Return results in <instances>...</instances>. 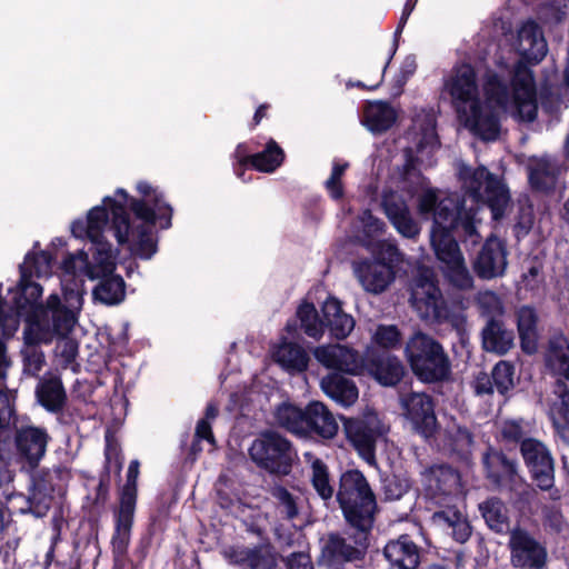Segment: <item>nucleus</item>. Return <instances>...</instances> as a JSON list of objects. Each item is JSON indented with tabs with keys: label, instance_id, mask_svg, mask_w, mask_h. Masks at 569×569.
Here are the masks:
<instances>
[{
	"label": "nucleus",
	"instance_id": "nucleus-1",
	"mask_svg": "<svg viewBox=\"0 0 569 569\" xmlns=\"http://www.w3.org/2000/svg\"><path fill=\"white\" fill-rule=\"evenodd\" d=\"M133 197L123 188L106 196L70 223V236L90 249H158L159 232L172 227L173 208L164 193L139 181Z\"/></svg>",
	"mask_w": 569,
	"mask_h": 569
},
{
	"label": "nucleus",
	"instance_id": "nucleus-2",
	"mask_svg": "<svg viewBox=\"0 0 569 569\" xmlns=\"http://www.w3.org/2000/svg\"><path fill=\"white\" fill-rule=\"evenodd\" d=\"M113 251H76L62 261V270L72 276H84L90 280H99L92 290L96 301L107 306L120 303L126 296L123 279L114 274L116 261Z\"/></svg>",
	"mask_w": 569,
	"mask_h": 569
},
{
	"label": "nucleus",
	"instance_id": "nucleus-3",
	"mask_svg": "<svg viewBox=\"0 0 569 569\" xmlns=\"http://www.w3.org/2000/svg\"><path fill=\"white\" fill-rule=\"evenodd\" d=\"M426 488L432 499L443 509L433 513L436 523L451 529V536L459 543H465L471 536V527L453 499L460 500V477L451 467L432 466L423 473Z\"/></svg>",
	"mask_w": 569,
	"mask_h": 569
},
{
	"label": "nucleus",
	"instance_id": "nucleus-4",
	"mask_svg": "<svg viewBox=\"0 0 569 569\" xmlns=\"http://www.w3.org/2000/svg\"><path fill=\"white\" fill-rule=\"evenodd\" d=\"M546 366L555 378L549 416L557 432L569 441V339L555 335L548 342Z\"/></svg>",
	"mask_w": 569,
	"mask_h": 569
},
{
	"label": "nucleus",
	"instance_id": "nucleus-5",
	"mask_svg": "<svg viewBox=\"0 0 569 569\" xmlns=\"http://www.w3.org/2000/svg\"><path fill=\"white\" fill-rule=\"evenodd\" d=\"M405 353L412 372L423 382L451 378V361L443 346L431 336L416 332L406 343Z\"/></svg>",
	"mask_w": 569,
	"mask_h": 569
},
{
	"label": "nucleus",
	"instance_id": "nucleus-6",
	"mask_svg": "<svg viewBox=\"0 0 569 569\" xmlns=\"http://www.w3.org/2000/svg\"><path fill=\"white\" fill-rule=\"evenodd\" d=\"M337 500L350 526L372 527L377 501L361 471L352 469L341 475Z\"/></svg>",
	"mask_w": 569,
	"mask_h": 569
},
{
	"label": "nucleus",
	"instance_id": "nucleus-7",
	"mask_svg": "<svg viewBox=\"0 0 569 569\" xmlns=\"http://www.w3.org/2000/svg\"><path fill=\"white\" fill-rule=\"evenodd\" d=\"M465 189V197L468 196L477 204H485L491 212L493 221H500L510 201V193L507 187L486 167L476 169L462 167L459 172Z\"/></svg>",
	"mask_w": 569,
	"mask_h": 569
},
{
	"label": "nucleus",
	"instance_id": "nucleus-8",
	"mask_svg": "<svg viewBox=\"0 0 569 569\" xmlns=\"http://www.w3.org/2000/svg\"><path fill=\"white\" fill-rule=\"evenodd\" d=\"M416 262L405 260L401 251H376L371 259L353 264L355 273L371 293L383 292L397 276H409Z\"/></svg>",
	"mask_w": 569,
	"mask_h": 569
},
{
	"label": "nucleus",
	"instance_id": "nucleus-9",
	"mask_svg": "<svg viewBox=\"0 0 569 569\" xmlns=\"http://www.w3.org/2000/svg\"><path fill=\"white\" fill-rule=\"evenodd\" d=\"M371 527H352L331 531L320 539L319 562L327 567L362 562L367 556Z\"/></svg>",
	"mask_w": 569,
	"mask_h": 569
},
{
	"label": "nucleus",
	"instance_id": "nucleus-10",
	"mask_svg": "<svg viewBox=\"0 0 569 569\" xmlns=\"http://www.w3.org/2000/svg\"><path fill=\"white\" fill-rule=\"evenodd\" d=\"M63 272L64 276L72 278L70 280L62 279V299L58 295H50L46 307L34 316L40 320H47L48 325L62 336L73 329L77 322V312L83 302L82 281H78L77 276L69 274L64 270Z\"/></svg>",
	"mask_w": 569,
	"mask_h": 569
},
{
	"label": "nucleus",
	"instance_id": "nucleus-11",
	"mask_svg": "<svg viewBox=\"0 0 569 569\" xmlns=\"http://www.w3.org/2000/svg\"><path fill=\"white\" fill-rule=\"evenodd\" d=\"M409 276L412 278L410 301L413 309L422 320L433 322L446 302L433 270L416 262Z\"/></svg>",
	"mask_w": 569,
	"mask_h": 569
},
{
	"label": "nucleus",
	"instance_id": "nucleus-12",
	"mask_svg": "<svg viewBox=\"0 0 569 569\" xmlns=\"http://www.w3.org/2000/svg\"><path fill=\"white\" fill-rule=\"evenodd\" d=\"M251 459L261 468L287 475L292 462L290 442L277 432H264L249 448Z\"/></svg>",
	"mask_w": 569,
	"mask_h": 569
},
{
	"label": "nucleus",
	"instance_id": "nucleus-13",
	"mask_svg": "<svg viewBox=\"0 0 569 569\" xmlns=\"http://www.w3.org/2000/svg\"><path fill=\"white\" fill-rule=\"evenodd\" d=\"M51 436L46 427L31 422L14 425L13 452L19 462L34 470L44 458Z\"/></svg>",
	"mask_w": 569,
	"mask_h": 569
},
{
	"label": "nucleus",
	"instance_id": "nucleus-14",
	"mask_svg": "<svg viewBox=\"0 0 569 569\" xmlns=\"http://www.w3.org/2000/svg\"><path fill=\"white\" fill-rule=\"evenodd\" d=\"M465 207V199L456 192L447 193L440 198L438 189L428 188L417 201V211L423 219H432V223H450L459 227Z\"/></svg>",
	"mask_w": 569,
	"mask_h": 569
},
{
	"label": "nucleus",
	"instance_id": "nucleus-15",
	"mask_svg": "<svg viewBox=\"0 0 569 569\" xmlns=\"http://www.w3.org/2000/svg\"><path fill=\"white\" fill-rule=\"evenodd\" d=\"M510 562L518 569H542L547 563V548L528 530L515 527L509 531Z\"/></svg>",
	"mask_w": 569,
	"mask_h": 569
},
{
	"label": "nucleus",
	"instance_id": "nucleus-16",
	"mask_svg": "<svg viewBox=\"0 0 569 569\" xmlns=\"http://www.w3.org/2000/svg\"><path fill=\"white\" fill-rule=\"evenodd\" d=\"M443 88L457 114H466L468 107L475 104L476 100H481L476 69L468 62L452 69V74L445 81Z\"/></svg>",
	"mask_w": 569,
	"mask_h": 569
},
{
	"label": "nucleus",
	"instance_id": "nucleus-17",
	"mask_svg": "<svg viewBox=\"0 0 569 569\" xmlns=\"http://www.w3.org/2000/svg\"><path fill=\"white\" fill-rule=\"evenodd\" d=\"M58 331L48 325L47 320L31 319L23 330L24 346L21 350L23 371L32 377L38 376L46 365L40 343H49Z\"/></svg>",
	"mask_w": 569,
	"mask_h": 569
},
{
	"label": "nucleus",
	"instance_id": "nucleus-18",
	"mask_svg": "<svg viewBox=\"0 0 569 569\" xmlns=\"http://www.w3.org/2000/svg\"><path fill=\"white\" fill-rule=\"evenodd\" d=\"M520 452L532 480L541 490H550L555 483V461L547 446L527 438L520 445Z\"/></svg>",
	"mask_w": 569,
	"mask_h": 569
},
{
	"label": "nucleus",
	"instance_id": "nucleus-19",
	"mask_svg": "<svg viewBox=\"0 0 569 569\" xmlns=\"http://www.w3.org/2000/svg\"><path fill=\"white\" fill-rule=\"evenodd\" d=\"M345 431L360 456L369 463L375 462L376 442L386 432L377 415L370 413L360 419L346 420Z\"/></svg>",
	"mask_w": 569,
	"mask_h": 569
},
{
	"label": "nucleus",
	"instance_id": "nucleus-20",
	"mask_svg": "<svg viewBox=\"0 0 569 569\" xmlns=\"http://www.w3.org/2000/svg\"><path fill=\"white\" fill-rule=\"evenodd\" d=\"M400 402L413 429L426 439L432 437L438 423L431 397L423 392H410L403 395Z\"/></svg>",
	"mask_w": 569,
	"mask_h": 569
},
{
	"label": "nucleus",
	"instance_id": "nucleus-21",
	"mask_svg": "<svg viewBox=\"0 0 569 569\" xmlns=\"http://www.w3.org/2000/svg\"><path fill=\"white\" fill-rule=\"evenodd\" d=\"M381 208L390 223L402 237L415 239L420 233V226L412 217L406 198L395 191L385 190Z\"/></svg>",
	"mask_w": 569,
	"mask_h": 569
},
{
	"label": "nucleus",
	"instance_id": "nucleus-22",
	"mask_svg": "<svg viewBox=\"0 0 569 569\" xmlns=\"http://www.w3.org/2000/svg\"><path fill=\"white\" fill-rule=\"evenodd\" d=\"M319 363L350 375L363 373V359L358 351L342 345L320 346L313 350Z\"/></svg>",
	"mask_w": 569,
	"mask_h": 569
},
{
	"label": "nucleus",
	"instance_id": "nucleus-23",
	"mask_svg": "<svg viewBox=\"0 0 569 569\" xmlns=\"http://www.w3.org/2000/svg\"><path fill=\"white\" fill-rule=\"evenodd\" d=\"M458 118L463 121L466 128L483 141H493L499 137V118L495 110L483 104L481 100H476V103L467 109V113L458 114Z\"/></svg>",
	"mask_w": 569,
	"mask_h": 569
},
{
	"label": "nucleus",
	"instance_id": "nucleus-24",
	"mask_svg": "<svg viewBox=\"0 0 569 569\" xmlns=\"http://www.w3.org/2000/svg\"><path fill=\"white\" fill-rule=\"evenodd\" d=\"M515 114L520 121L532 122L537 119L538 101L533 78L529 70H520L512 79Z\"/></svg>",
	"mask_w": 569,
	"mask_h": 569
},
{
	"label": "nucleus",
	"instance_id": "nucleus-25",
	"mask_svg": "<svg viewBox=\"0 0 569 569\" xmlns=\"http://www.w3.org/2000/svg\"><path fill=\"white\" fill-rule=\"evenodd\" d=\"M383 556L392 569H417L420 563V548L408 535L389 540Z\"/></svg>",
	"mask_w": 569,
	"mask_h": 569
},
{
	"label": "nucleus",
	"instance_id": "nucleus-26",
	"mask_svg": "<svg viewBox=\"0 0 569 569\" xmlns=\"http://www.w3.org/2000/svg\"><path fill=\"white\" fill-rule=\"evenodd\" d=\"M363 372H367L382 386H396L403 377L405 367L395 356L370 355L363 359Z\"/></svg>",
	"mask_w": 569,
	"mask_h": 569
},
{
	"label": "nucleus",
	"instance_id": "nucleus-27",
	"mask_svg": "<svg viewBox=\"0 0 569 569\" xmlns=\"http://www.w3.org/2000/svg\"><path fill=\"white\" fill-rule=\"evenodd\" d=\"M488 477L500 483L508 480L515 486L519 485L521 495L529 497L535 490L526 483L518 475V466L513 460L508 459L503 453L490 452L483 457Z\"/></svg>",
	"mask_w": 569,
	"mask_h": 569
},
{
	"label": "nucleus",
	"instance_id": "nucleus-28",
	"mask_svg": "<svg viewBox=\"0 0 569 569\" xmlns=\"http://www.w3.org/2000/svg\"><path fill=\"white\" fill-rule=\"evenodd\" d=\"M306 420L308 423L306 436L332 439L338 433L339 425L322 402L312 401L306 407Z\"/></svg>",
	"mask_w": 569,
	"mask_h": 569
},
{
	"label": "nucleus",
	"instance_id": "nucleus-29",
	"mask_svg": "<svg viewBox=\"0 0 569 569\" xmlns=\"http://www.w3.org/2000/svg\"><path fill=\"white\" fill-rule=\"evenodd\" d=\"M523 273L519 282L518 292L523 298H539L546 291L542 254H536L523 260Z\"/></svg>",
	"mask_w": 569,
	"mask_h": 569
},
{
	"label": "nucleus",
	"instance_id": "nucleus-30",
	"mask_svg": "<svg viewBox=\"0 0 569 569\" xmlns=\"http://www.w3.org/2000/svg\"><path fill=\"white\" fill-rule=\"evenodd\" d=\"M440 269L448 281L462 290L472 287V277L466 268L461 251H435Z\"/></svg>",
	"mask_w": 569,
	"mask_h": 569
},
{
	"label": "nucleus",
	"instance_id": "nucleus-31",
	"mask_svg": "<svg viewBox=\"0 0 569 569\" xmlns=\"http://www.w3.org/2000/svg\"><path fill=\"white\" fill-rule=\"evenodd\" d=\"M322 391L342 407L352 406L359 397L355 381L340 373H329L321 379Z\"/></svg>",
	"mask_w": 569,
	"mask_h": 569
},
{
	"label": "nucleus",
	"instance_id": "nucleus-32",
	"mask_svg": "<svg viewBox=\"0 0 569 569\" xmlns=\"http://www.w3.org/2000/svg\"><path fill=\"white\" fill-rule=\"evenodd\" d=\"M519 47L528 61L540 62L547 53V42L541 28L533 20L525 22L518 32Z\"/></svg>",
	"mask_w": 569,
	"mask_h": 569
},
{
	"label": "nucleus",
	"instance_id": "nucleus-33",
	"mask_svg": "<svg viewBox=\"0 0 569 569\" xmlns=\"http://www.w3.org/2000/svg\"><path fill=\"white\" fill-rule=\"evenodd\" d=\"M36 396L39 403L49 412L62 411L67 402V393L62 381L56 376H46L37 385Z\"/></svg>",
	"mask_w": 569,
	"mask_h": 569
},
{
	"label": "nucleus",
	"instance_id": "nucleus-34",
	"mask_svg": "<svg viewBox=\"0 0 569 569\" xmlns=\"http://www.w3.org/2000/svg\"><path fill=\"white\" fill-rule=\"evenodd\" d=\"M361 222L362 229L356 237L359 244L366 249H398L395 242H387L380 239L385 232L386 223L375 217L369 209L363 211Z\"/></svg>",
	"mask_w": 569,
	"mask_h": 569
},
{
	"label": "nucleus",
	"instance_id": "nucleus-35",
	"mask_svg": "<svg viewBox=\"0 0 569 569\" xmlns=\"http://www.w3.org/2000/svg\"><path fill=\"white\" fill-rule=\"evenodd\" d=\"M224 556L231 563L248 567L249 569H271L274 565L270 552L263 547L230 548L224 551Z\"/></svg>",
	"mask_w": 569,
	"mask_h": 569
},
{
	"label": "nucleus",
	"instance_id": "nucleus-36",
	"mask_svg": "<svg viewBox=\"0 0 569 569\" xmlns=\"http://www.w3.org/2000/svg\"><path fill=\"white\" fill-rule=\"evenodd\" d=\"M365 124L372 133H383L397 121V112L388 101L369 102L363 111Z\"/></svg>",
	"mask_w": 569,
	"mask_h": 569
},
{
	"label": "nucleus",
	"instance_id": "nucleus-37",
	"mask_svg": "<svg viewBox=\"0 0 569 569\" xmlns=\"http://www.w3.org/2000/svg\"><path fill=\"white\" fill-rule=\"evenodd\" d=\"M326 326L337 339L347 338L355 328V320L342 311L340 302L335 298H328L322 306Z\"/></svg>",
	"mask_w": 569,
	"mask_h": 569
},
{
	"label": "nucleus",
	"instance_id": "nucleus-38",
	"mask_svg": "<svg viewBox=\"0 0 569 569\" xmlns=\"http://www.w3.org/2000/svg\"><path fill=\"white\" fill-rule=\"evenodd\" d=\"M513 332L505 328L498 319L488 320L482 329V345L487 351L498 355L507 353L513 347Z\"/></svg>",
	"mask_w": 569,
	"mask_h": 569
},
{
	"label": "nucleus",
	"instance_id": "nucleus-39",
	"mask_svg": "<svg viewBox=\"0 0 569 569\" xmlns=\"http://www.w3.org/2000/svg\"><path fill=\"white\" fill-rule=\"evenodd\" d=\"M273 359L289 372H302L308 368L309 356L299 345L283 341L273 350Z\"/></svg>",
	"mask_w": 569,
	"mask_h": 569
},
{
	"label": "nucleus",
	"instance_id": "nucleus-40",
	"mask_svg": "<svg viewBox=\"0 0 569 569\" xmlns=\"http://www.w3.org/2000/svg\"><path fill=\"white\" fill-rule=\"evenodd\" d=\"M443 448L462 459H467L475 446L473 433L465 426L452 422L443 433Z\"/></svg>",
	"mask_w": 569,
	"mask_h": 569
},
{
	"label": "nucleus",
	"instance_id": "nucleus-41",
	"mask_svg": "<svg viewBox=\"0 0 569 569\" xmlns=\"http://www.w3.org/2000/svg\"><path fill=\"white\" fill-rule=\"evenodd\" d=\"M134 510L119 507L116 518V532L112 537V553L116 561H121L128 550Z\"/></svg>",
	"mask_w": 569,
	"mask_h": 569
},
{
	"label": "nucleus",
	"instance_id": "nucleus-42",
	"mask_svg": "<svg viewBox=\"0 0 569 569\" xmlns=\"http://www.w3.org/2000/svg\"><path fill=\"white\" fill-rule=\"evenodd\" d=\"M537 321L533 308L525 306L517 311L518 332L522 350L532 353L537 349Z\"/></svg>",
	"mask_w": 569,
	"mask_h": 569
},
{
	"label": "nucleus",
	"instance_id": "nucleus-43",
	"mask_svg": "<svg viewBox=\"0 0 569 569\" xmlns=\"http://www.w3.org/2000/svg\"><path fill=\"white\" fill-rule=\"evenodd\" d=\"M306 461L310 465V481L316 492L323 500L332 498L335 489L330 482V475L327 465L311 452L305 453Z\"/></svg>",
	"mask_w": 569,
	"mask_h": 569
},
{
	"label": "nucleus",
	"instance_id": "nucleus-44",
	"mask_svg": "<svg viewBox=\"0 0 569 569\" xmlns=\"http://www.w3.org/2000/svg\"><path fill=\"white\" fill-rule=\"evenodd\" d=\"M276 422L298 436H306L307 432V420H306V408L300 409L290 403L280 405L274 412Z\"/></svg>",
	"mask_w": 569,
	"mask_h": 569
},
{
	"label": "nucleus",
	"instance_id": "nucleus-45",
	"mask_svg": "<svg viewBox=\"0 0 569 569\" xmlns=\"http://www.w3.org/2000/svg\"><path fill=\"white\" fill-rule=\"evenodd\" d=\"M506 267V251H479L475 261V271L483 279H492L502 276Z\"/></svg>",
	"mask_w": 569,
	"mask_h": 569
},
{
	"label": "nucleus",
	"instance_id": "nucleus-46",
	"mask_svg": "<svg viewBox=\"0 0 569 569\" xmlns=\"http://www.w3.org/2000/svg\"><path fill=\"white\" fill-rule=\"evenodd\" d=\"M284 158L283 149L270 139L262 151L252 154L251 168L259 172L272 173L281 167Z\"/></svg>",
	"mask_w": 569,
	"mask_h": 569
},
{
	"label": "nucleus",
	"instance_id": "nucleus-47",
	"mask_svg": "<svg viewBox=\"0 0 569 569\" xmlns=\"http://www.w3.org/2000/svg\"><path fill=\"white\" fill-rule=\"evenodd\" d=\"M479 508L490 529L499 533L508 530V510L500 499L490 498L482 502Z\"/></svg>",
	"mask_w": 569,
	"mask_h": 569
},
{
	"label": "nucleus",
	"instance_id": "nucleus-48",
	"mask_svg": "<svg viewBox=\"0 0 569 569\" xmlns=\"http://www.w3.org/2000/svg\"><path fill=\"white\" fill-rule=\"evenodd\" d=\"M528 180L535 191L549 192L553 190L557 177L547 160H539L529 167Z\"/></svg>",
	"mask_w": 569,
	"mask_h": 569
},
{
	"label": "nucleus",
	"instance_id": "nucleus-49",
	"mask_svg": "<svg viewBox=\"0 0 569 569\" xmlns=\"http://www.w3.org/2000/svg\"><path fill=\"white\" fill-rule=\"evenodd\" d=\"M50 251H28L20 266L22 278L41 277L50 270Z\"/></svg>",
	"mask_w": 569,
	"mask_h": 569
},
{
	"label": "nucleus",
	"instance_id": "nucleus-50",
	"mask_svg": "<svg viewBox=\"0 0 569 569\" xmlns=\"http://www.w3.org/2000/svg\"><path fill=\"white\" fill-rule=\"evenodd\" d=\"M300 326L305 333L311 338L320 339L323 335L325 323L318 317V312L312 303H302L297 311Z\"/></svg>",
	"mask_w": 569,
	"mask_h": 569
},
{
	"label": "nucleus",
	"instance_id": "nucleus-51",
	"mask_svg": "<svg viewBox=\"0 0 569 569\" xmlns=\"http://www.w3.org/2000/svg\"><path fill=\"white\" fill-rule=\"evenodd\" d=\"M140 473V462L132 460L128 467L127 481L120 491V506L123 508L136 509L137 503V481Z\"/></svg>",
	"mask_w": 569,
	"mask_h": 569
},
{
	"label": "nucleus",
	"instance_id": "nucleus-52",
	"mask_svg": "<svg viewBox=\"0 0 569 569\" xmlns=\"http://www.w3.org/2000/svg\"><path fill=\"white\" fill-rule=\"evenodd\" d=\"M535 212L533 206L528 201H519L517 213L515 216V223L512 226V234L519 241L528 233L533 227Z\"/></svg>",
	"mask_w": 569,
	"mask_h": 569
},
{
	"label": "nucleus",
	"instance_id": "nucleus-53",
	"mask_svg": "<svg viewBox=\"0 0 569 569\" xmlns=\"http://www.w3.org/2000/svg\"><path fill=\"white\" fill-rule=\"evenodd\" d=\"M467 316L465 313V307L459 303H447L442 306L438 312L435 323H447L451 326L456 331L461 332L465 330Z\"/></svg>",
	"mask_w": 569,
	"mask_h": 569
},
{
	"label": "nucleus",
	"instance_id": "nucleus-54",
	"mask_svg": "<svg viewBox=\"0 0 569 569\" xmlns=\"http://www.w3.org/2000/svg\"><path fill=\"white\" fill-rule=\"evenodd\" d=\"M458 227H451L450 223H432L430 231L431 249H460L453 234Z\"/></svg>",
	"mask_w": 569,
	"mask_h": 569
},
{
	"label": "nucleus",
	"instance_id": "nucleus-55",
	"mask_svg": "<svg viewBox=\"0 0 569 569\" xmlns=\"http://www.w3.org/2000/svg\"><path fill=\"white\" fill-rule=\"evenodd\" d=\"M405 163L401 170V180L405 183H411L420 187L426 180L421 170L418 168L420 162L419 158L415 154L412 148L408 147L403 150Z\"/></svg>",
	"mask_w": 569,
	"mask_h": 569
},
{
	"label": "nucleus",
	"instance_id": "nucleus-56",
	"mask_svg": "<svg viewBox=\"0 0 569 569\" xmlns=\"http://www.w3.org/2000/svg\"><path fill=\"white\" fill-rule=\"evenodd\" d=\"M401 340V332L395 325H379L372 333L373 343L383 349H397Z\"/></svg>",
	"mask_w": 569,
	"mask_h": 569
},
{
	"label": "nucleus",
	"instance_id": "nucleus-57",
	"mask_svg": "<svg viewBox=\"0 0 569 569\" xmlns=\"http://www.w3.org/2000/svg\"><path fill=\"white\" fill-rule=\"evenodd\" d=\"M348 168V162L339 163L335 161L332 163L330 177L325 182V188L329 197L335 201H340L345 197L342 177Z\"/></svg>",
	"mask_w": 569,
	"mask_h": 569
},
{
	"label": "nucleus",
	"instance_id": "nucleus-58",
	"mask_svg": "<svg viewBox=\"0 0 569 569\" xmlns=\"http://www.w3.org/2000/svg\"><path fill=\"white\" fill-rule=\"evenodd\" d=\"M515 368L511 363L507 361H499L492 370V381L497 391L501 395H505L510 389L513 388Z\"/></svg>",
	"mask_w": 569,
	"mask_h": 569
},
{
	"label": "nucleus",
	"instance_id": "nucleus-59",
	"mask_svg": "<svg viewBox=\"0 0 569 569\" xmlns=\"http://www.w3.org/2000/svg\"><path fill=\"white\" fill-rule=\"evenodd\" d=\"M485 93L489 102L501 108H505L510 100L509 88L498 76H493L487 81Z\"/></svg>",
	"mask_w": 569,
	"mask_h": 569
},
{
	"label": "nucleus",
	"instance_id": "nucleus-60",
	"mask_svg": "<svg viewBox=\"0 0 569 569\" xmlns=\"http://www.w3.org/2000/svg\"><path fill=\"white\" fill-rule=\"evenodd\" d=\"M500 437L508 443L522 442L525 436L528 433L527 425L522 419L519 420H505L499 427Z\"/></svg>",
	"mask_w": 569,
	"mask_h": 569
},
{
	"label": "nucleus",
	"instance_id": "nucleus-61",
	"mask_svg": "<svg viewBox=\"0 0 569 569\" xmlns=\"http://www.w3.org/2000/svg\"><path fill=\"white\" fill-rule=\"evenodd\" d=\"M52 496L44 492L40 485H36L28 498L29 511L38 518L47 515L50 509Z\"/></svg>",
	"mask_w": 569,
	"mask_h": 569
},
{
	"label": "nucleus",
	"instance_id": "nucleus-62",
	"mask_svg": "<svg viewBox=\"0 0 569 569\" xmlns=\"http://www.w3.org/2000/svg\"><path fill=\"white\" fill-rule=\"evenodd\" d=\"M272 497L277 500V508L287 519L298 516V507L295 497L283 487H274Z\"/></svg>",
	"mask_w": 569,
	"mask_h": 569
},
{
	"label": "nucleus",
	"instance_id": "nucleus-63",
	"mask_svg": "<svg viewBox=\"0 0 569 569\" xmlns=\"http://www.w3.org/2000/svg\"><path fill=\"white\" fill-rule=\"evenodd\" d=\"M417 60L413 54H408L405 57L399 72L393 78V89L396 90V94H401L403 91L405 86L409 81V79L416 73L417 71Z\"/></svg>",
	"mask_w": 569,
	"mask_h": 569
},
{
	"label": "nucleus",
	"instance_id": "nucleus-64",
	"mask_svg": "<svg viewBox=\"0 0 569 569\" xmlns=\"http://www.w3.org/2000/svg\"><path fill=\"white\" fill-rule=\"evenodd\" d=\"M479 309L482 315L490 319H497L503 313V306L500 298L490 291L480 293L478 297Z\"/></svg>",
	"mask_w": 569,
	"mask_h": 569
}]
</instances>
